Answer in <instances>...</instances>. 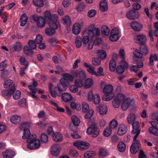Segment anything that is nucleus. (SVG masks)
<instances>
[{"label":"nucleus","instance_id":"obj_1","mask_svg":"<svg viewBox=\"0 0 158 158\" xmlns=\"http://www.w3.org/2000/svg\"><path fill=\"white\" fill-rule=\"evenodd\" d=\"M30 123L28 122H25L21 124L20 126V128L23 130V135L22 138L23 139H27V142L28 143L27 148L31 150L37 149L40 146V141L38 139H36V136L35 134L31 135L29 130L26 128L27 127H29Z\"/></svg>","mask_w":158,"mask_h":158},{"label":"nucleus","instance_id":"obj_2","mask_svg":"<svg viewBox=\"0 0 158 158\" xmlns=\"http://www.w3.org/2000/svg\"><path fill=\"white\" fill-rule=\"evenodd\" d=\"M46 22L48 24L49 27L45 30L46 35L49 36L53 35L55 33V30L57 29L59 25L58 21L57 15L54 14L51 15L49 11H46L44 13Z\"/></svg>","mask_w":158,"mask_h":158},{"label":"nucleus","instance_id":"obj_3","mask_svg":"<svg viewBox=\"0 0 158 158\" xmlns=\"http://www.w3.org/2000/svg\"><path fill=\"white\" fill-rule=\"evenodd\" d=\"M94 24L90 25L87 29L88 32L84 31V34L85 32L87 33L88 35L84 36L82 39V42L84 44H86L89 41V39L92 40L93 37H98L100 35V31L99 29L96 28Z\"/></svg>","mask_w":158,"mask_h":158},{"label":"nucleus","instance_id":"obj_4","mask_svg":"<svg viewBox=\"0 0 158 158\" xmlns=\"http://www.w3.org/2000/svg\"><path fill=\"white\" fill-rule=\"evenodd\" d=\"M88 125L89 127L87 129V134L91 135L92 137H97L99 134V129L97 127V125L95 123L94 119H90L88 121Z\"/></svg>","mask_w":158,"mask_h":158},{"label":"nucleus","instance_id":"obj_5","mask_svg":"<svg viewBox=\"0 0 158 158\" xmlns=\"http://www.w3.org/2000/svg\"><path fill=\"white\" fill-rule=\"evenodd\" d=\"M63 78L60 79V83L58 84L59 91L66 90L69 81H71L73 80L72 76L69 73H65L63 74Z\"/></svg>","mask_w":158,"mask_h":158},{"label":"nucleus","instance_id":"obj_6","mask_svg":"<svg viewBox=\"0 0 158 158\" xmlns=\"http://www.w3.org/2000/svg\"><path fill=\"white\" fill-rule=\"evenodd\" d=\"M113 86L110 85H106L103 89V92L105 94V98H103V100L104 101H109L114 96V94L113 92Z\"/></svg>","mask_w":158,"mask_h":158},{"label":"nucleus","instance_id":"obj_7","mask_svg":"<svg viewBox=\"0 0 158 158\" xmlns=\"http://www.w3.org/2000/svg\"><path fill=\"white\" fill-rule=\"evenodd\" d=\"M73 75L76 77L75 81L76 83H80V86H83V81L86 78V75L83 71H77L73 72Z\"/></svg>","mask_w":158,"mask_h":158},{"label":"nucleus","instance_id":"obj_8","mask_svg":"<svg viewBox=\"0 0 158 158\" xmlns=\"http://www.w3.org/2000/svg\"><path fill=\"white\" fill-rule=\"evenodd\" d=\"M53 85L52 83H50L49 84L48 89L49 91L51 96L53 98H56L57 97H60L61 94V92L64 91H59L58 89V85L57 86L55 87L53 90L52 89V87Z\"/></svg>","mask_w":158,"mask_h":158},{"label":"nucleus","instance_id":"obj_9","mask_svg":"<svg viewBox=\"0 0 158 158\" xmlns=\"http://www.w3.org/2000/svg\"><path fill=\"white\" fill-rule=\"evenodd\" d=\"M125 96L123 94H119L116 96L112 102L114 107L118 108L119 107L121 102L124 99Z\"/></svg>","mask_w":158,"mask_h":158},{"label":"nucleus","instance_id":"obj_10","mask_svg":"<svg viewBox=\"0 0 158 158\" xmlns=\"http://www.w3.org/2000/svg\"><path fill=\"white\" fill-rule=\"evenodd\" d=\"M73 145L81 151L88 148L89 146V143L83 141L74 142L73 143Z\"/></svg>","mask_w":158,"mask_h":158},{"label":"nucleus","instance_id":"obj_11","mask_svg":"<svg viewBox=\"0 0 158 158\" xmlns=\"http://www.w3.org/2000/svg\"><path fill=\"white\" fill-rule=\"evenodd\" d=\"M119 33V29L117 28H114L111 31L110 33V36L109 39L112 42L117 41L119 38L118 34Z\"/></svg>","mask_w":158,"mask_h":158},{"label":"nucleus","instance_id":"obj_12","mask_svg":"<svg viewBox=\"0 0 158 158\" xmlns=\"http://www.w3.org/2000/svg\"><path fill=\"white\" fill-rule=\"evenodd\" d=\"M146 41L145 35H144L139 34L135 36L134 41L139 44L140 45L144 44Z\"/></svg>","mask_w":158,"mask_h":158},{"label":"nucleus","instance_id":"obj_13","mask_svg":"<svg viewBox=\"0 0 158 158\" xmlns=\"http://www.w3.org/2000/svg\"><path fill=\"white\" fill-rule=\"evenodd\" d=\"M126 16L128 19L133 20L138 18L139 17V14L137 11L131 10L126 13Z\"/></svg>","mask_w":158,"mask_h":158},{"label":"nucleus","instance_id":"obj_14","mask_svg":"<svg viewBox=\"0 0 158 158\" xmlns=\"http://www.w3.org/2000/svg\"><path fill=\"white\" fill-rule=\"evenodd\" d=\"M15 86L13 85L9 90L3 91L2 93V95L6 98L9 97L15 92Z\"/></svg>","mask_w":158,"mask_h":158},{"label":"nucleus","instance_id":"obj_15","mask_svg":"<svg viewBox=\"0 0 158 158\" xmlns=\"http://www.w3.org/2000/svg\"><path fill=\"white\" fill-rule=\"evenodd\" d=\"M71 130L70 135L73 139H78L81 138V136L78 134L77 127L75 126L70 127Z\"/></svg>","mask_w":158,"mask_h":158},{"label":"nucleus","instance_id":"obj_16","mask_svg":"<svg viewBox=\"0 0 158 158\" xmlns=\"http://www.w3.org/2000/svg\"><path fill=\"white\" fill-rule=\"evenodd\" d=\"M136 63L137 66L133 65L130 68L131 71H133L134 73H136L138 71L139 68H141L143 67V62L141 60H137Z\"/></svg>","mask_w":158,"mask_h":158},{"label":"nucleus","instance_id":"obj_17","mask_svg":"<svg viewBox=\"0 0 158 158\" xmlns=\"http://www.w3.org/2000/svg\"><path fill=\"white\" fill-rule=\"evenodd\" d=\"M3 158H12L15 155V152L11 149H7L2 153Z\"/></svg>","mask_w":158,"mask_h":158},{"label":"nucleus","instance_id":"obj_18","mask_svg":"<svg viewBox=\"0 0 158 158\" xmlns=\"http://www.w3.org/2000/svg\"><path fill=\"white\" fill-rule=\"evenodd\" d=\"M60 151V148L57 143H56L51 147V153L52 155L55 156H57L59 154Z\"/></svg>","mask_w":158,"mask_h":158},{"label":"nucleus","instance_id":"obj_19","mask_svg":"<svg viewBox=\"0 0 158 158\" xmlns=\"http://www.w3.org/2000/svg\"><path fill=\"white\" fill-rule=\"evenodd\" d=\"M130 26L132 28L136 31H140L143 27L142 25L137 21L132 22Z\"/></svg>","mask_w":158,"mask_h":158},{"label":"nucleus","instance_id":"obj_20","mask_svg":"<svg viewBox=\"0 0 158 158\" xmlns=\"http://www.w3.org/2000/svg\"><path fill=\"white\" fill-rule=\"evenodd\" d=\"M132 101L130 98H127L124 100L121 106V108L123 110H126L129 107Z\"/></svg>","mask_w":158,"mask_h":158},{"label":"nucleus","instance_id":"obj_21","mask_svg":"<svg viewBox=\"0 0 158 158\" xmlns=\"http://www.w3.org/2000/svg\"><path fill=\"white\" fill-rule=\"evenodd\" d=\"M127 130V126L124 124H120L119 126L117 131L118 134L122 136L125 134Z\"/></svg>","mask_w":158,"mask_h":158},{"label":"nucleus","instance_id":"obj_22","mask_svg":"<svg viewBox=\"0 0 158 158\" xmlns=\"http://www.w3.org/2000/svg\"><path fill=\"white\" fill-rule=\"evenodd\" d=\"M62 100L65 102H69L72 100V96L69 93H64L60 95Z\"/></svg>","mask_w":158,"mask_h":158},{"label":"nucleus","instance_id":"obj_23","mask_svg":"<svg viewBox=\"0 0 158 158\" xmlns=\"http://www.w3.org/2000/svg\"><path fill=\"white\" fill-rule=\"evenodd\" d=\"M52 136L53 140L56 142H61L63 139L62 135L58 132H55Z\"/></svg>","mask_w":158,"mask_h":158},{"label":"nucleus","instance_id":"obj_24","mask_svg":"<svg viewBox=\"0 0 158 158\" xmlns=\"http://www.w3.org/2000/svg\"><path fill=\"white\" fill-rule=\"evenodd\" d=\"M133 129L131 131L132 134H135L137 132H140L139 123L138 121H135L132 124Z\"/></svg>","mask_w":158,"mask_h":158},{"label":"nucleus","instance_id":"obj_25","mask_svg":"<svg viewBox=\"0 0 158 158\" xmlns=\"http://www.w3.org/2000/svg\"><path fill=\"white\" fill-rule=\"evenodd\" d=\"M137 142H135V143H132L130 148V152L133 154H135L139 149V146L140 144H138Z\"/></svg>","mask_w":158,"mask_h":158},{"label":"nucleus","instance_id":"obj_26","mask_svg":"<svg viewBox=\"0 0 158 158\" xmlns=\"http://www.w3.org/2000/svg\"><path fill=\"white\" fill-rule=\"evenodd\" d=\"M72 31L74 35L78 34L81 31L80 24L77 23H75L73 25Z\"/></svg>","mask_w":158,"mask_h":158},{"label":"nucleus","instance_id":"obj_27","mask_svg":"<svg viewBox=\"0 0 158 158\" xmlns=\"http://www.w3.org/2000/svg\"><path fill=\"white\" fill-rule=\"evenodd\" d=\"M46 22L45 19L42 17H40V19L37 22V26L39 28H42L44 27L45 24V22Z\"/></svg>","mask_w":158,"mask_h":158},{"label":"nucleus","instance_id":"obj_28","mask_svg":"<svg viewBox=\"0 0 158 158\" xmlns=\"http://www.w3.org/2000/svg\"><path fill=\"white\" fill-rule=\"evenodd\" d=\"M80 83L77 82L76 83V81H75L74 84L73 85H70L69 87V89L70 91L72 93H76L78 91V88H81L82 86H80Z\"/></svg>","mask_w":158,"mask_h":158},{"label":"nucleus","instance_id":"obj_29","mask_svg":"<svg viewBox=\"0 0 158 158\" xmlns=\"http://www.w3.org/2000/svg\"><path fill=\"white\" fill-rule=\"evenodd\" d=\"M20 26H24L26 24L28 20V17L26 14H23L21 16L20 18Z\"/></svg>","mask_w":158,"mask_h":158},{"label":"nucleus","instance_id":"obj_30","mask_svg":"<svg viewBox=\"0 0 158 158\" xmlns=\"http://www.w3.org/2000/svg\"><path fill=\"white\" fill-rule=\"evenodd\" d=\"M21 120V117L17 115L12 116L10 118L11 122L14 124L19 123Z\"/></svg>","mask_w":158,"mask_h":158},{"label":"nucleus","instance_id":"obj_31","mask_svg":"<svg viewBox=\"0 0 158 158\" xmlns=\"http://www.w3.org/2000/svg\"><path fill=\"white\" fill-rule=\"evenodd\" d=\"M97 110H98L100 114L103 115L106 114L107 111L106 107L104 105H101L99 107L97 108Z\"/></svg>","mask_w":158,"mask_h":158},{"label":"nucleus","instance_id":"obj_32","mask_svg":"<svg viewBox=\"0 0 158 158\" xmlns=\"http://www.w3.org/2000/svg\"><path fill=\"white\" fill-rule=\"evenodd\" d=\"M62 23L64 25L68 26L71 24V20L69 16H66L63 18L62 20Z\"/></svg>","mask_w":158,"mask_h":158},{"label":"nucleus","instance_id":"obj_33","mask_svg":"<svg viewBox=\"0 0 158 158\" xmlns=\"http://www.w3.org/2000/svg\"><path fill=\"white\" fill-rule=\"evenodd\" d=\"M110 31V29L106 25H104L101 28V32L103 35L107 36L109 35Z\"/></svg>","mask_w":158,"mask_h":158},{"label":"nucleus","instance_id":"obj_34","mask_svg":"<svg viewBox=\"0 0 158 158\" xmlns=\"http://www.w3.org/2000/svg\"><path fill=\"white\" fill-rule=\"evenodd\" d=\"M93 83V81L92 79L89 78L86 79L85 81V88L87 89L91 87Z\"/></svg>","mask_w":158,"mask_h":158},{"label":"nucleus","instance_id":"obj_35","mask_svg":"<svg viewBox=\"0 0 158 158\" xmlns=\"http://www.w3.org/2000/svg\"><path fill=\"white\" fill-rule=\"evenodd\" d=\"M99 55L100 59H105L106 56V53L103 50H97L96 52Z\"/></svg>","mask_w":158,"mask_h":158},{"label":"nucleus","instance_id":"obj_36","mask_svg":"<svg viewBox=\"0 0 158 158\" xmlns=\"http://www.w3.org/2000/svg\"><path fill=\"white\" fill-rule=\"evenodd\" d=\"M118 151L121 152H123L125 150L126 145L123 141H120L117 146Z\"/></svg>","mask_w":158,"mask_h":158},{"label":"nucleus","instance_id":"obj_37","mask_svg":"<svg viewBox=\"0 0 158 158\" xmlns=\"http://www.w3.org/2000/svg\"><path fill=\"white\" fill-rule=\"evenodd\" d=\"M72 122L74 125L73 126L76 127L79 126L80 123L79 119L75 115H73L71 117Z\"/></svg>","mask_w":158,"mask_h":158},{"label":"nucleus","instance_id":"obj_38","mask_svg":"<svg viewBox=\"0 0 158 158\" xmlns=\"http://www.w3.org/2000/svg\"><path fill=\"white\" fill-rule=\"evenodd\" d=\"M109 68L110 70L111 71H114L116 69V62L115 60L112 59L110 61Z\"/></svg>","mask_w":158,"mask_h":158},{"label":"nucleus","instance_id":"obj_39","mask_svg":"<svg viewBox=\"0 0 158 158\" xmlns=\"http://www.w3.org/2000/svg\"><path fill=\"white\" fill-rule=\"evenodd\" d=\"M133 54L134 56L137 58H141L143 56V54L136 48L133 49Z\"/></svg>","mask_w":158,"mask_h":158},{"label":"nucleus","instance_id":"obj_40","mask_svg":"<svg viewBox=\"0 0 158 158\" xmlns=\"http://www.w3.org/2000/svg\"><path fill=\"white\" fill-rule=\"evenodd\" d=\"M49 102L51 105H53L57 108L56 110L57 111L60 112H64L65 110L64 108H60L58 106V104L54 102L53 101L50 100L49 101Z\"/></svg>","mask_w":158,"mask_h":158},{"label":"nucleus","instance_id":"obj_41","mask_svg":"<svg viewBox=\"0 0 158 158\" xmlns=\"http://www.w3.org/2000/svg\"><path fill=\"white\" fill-rule=\"evenodd\" d=\"M32 49L27 46H25L23 48L25 53L28 56L32 55L33 53Z\"/></svg>","mask_w":158,"mask_h":158},{"label":"nucleus","instance_id":"obj_42","mask_svg":"<svg viewBox=\"0 0 158 158\" xmlns=\"http://www.w3.org/2000/svg\"><path fill=\"white\" fill-rule=\"evenodd\" d=\"M33 4L38 7H42L44 5L43 0H33Z\"/></svg>","mask_w":158,"mask_h":158},{"label":"nucleus","instance_id":"obj_43","mask_svg":"<svg viewBox=\"0 0 158 158\" xmlns=\"http://www.w3.org/2000/svg\"><path fill=\"white\" fill-rule=\"evenodd\" d=\"M107 151L105 149L101 148L99 150V155L102 157L108 155Z\"/></svg>","mask_w":158,"mask_h":158},{"label":"nucleus","instance_id":"obj_44","mask_svg":"<svg viewBox=\"0 0 158 158\" xmlns=\"http://www.w3.org/2000/svg\"><path fill=\"white\" fill-rule=\"evenodd\" d=\"M140 52L143 54V55H147L148 52V50L147 46L144 44L141 45L140 47Z\"/></svg>","mask_w":158,"mask_h":158},{"label":"nucleus","instance_id":"obj_45","mask_svg":"<svg viewBox=\"0 0 158 158\" xmlns=\"http://www.w3.org/2000/svg\"><path fill=\"white\" fill-rule=\"evenodd\" d=\"M135 119V117L134 114L131 113L127 117V122L128 123H130L134 121Z\"/></svg>","mask_w":158,"mask_h":158},{"label":"nucleus","instance_id":"obj_46","mask_svg":"<svg viewBox=\"0 0 158 158\" xmlns=\"http://www.w3.org/2000/svg\"><path fill=\"white\" fill-rule=\"evenodd\" d=\"M118 123L117 121L115 119H113L110 123V128L111 129H113L117 126Z\"/></svg>","mask_w":158,"mask_h":158},{"label":"nucleus","instance_id":"obj_47","mask_svg":"<svg viewBox=\"0 0 158 158\" xmlns=\"http://www.w3.org/2000/svg\"><path fill=\"white\" fill-rule=\"evenodd\" d=\"M103 71V69L102 68L99 67L98 69L97 72H96L95 76L97 77L104 76Z\"/></svg>","mask_w":158,"mask_h":158},{"label":"nucleus","instance_id":"obj_48","mask_svg":"<svg viewBox=\"0 0 158 158\" xmlns=\"http://www.w3.org/2000/svg\"><path fill=\"white\" fill-rule=\"evenodd\" d=\"M36 43L32 40H30L28 42L29 47L31 49H35L36 48Z\"/></svg>","mask_w":158,"mask_h":158},{"label":"nucleus","instance_id":"obj_49","mask_svg":"<svg viewBox=\"0 0 158 158\" xmlns=\"http://www.w3.org/2000/svg\"><path fill=\"white\" fill-rule=\"evenodd\" d=\"M148 131L150 133L156 136L158 135V129L149 127L148 128Z\"/></svg>","mask_w":158,"mask_h":158},{"label":"nucleus","instance_id":"obj_50","mask_svg":"<svg viewBox=\"0 0 158 158\" xmlns=\"http://www.w3.org/2000/svg\"><path fill=\"white\" fill-rule=\"evenodd\" d=\"M81 38L79 37H77L75 40V44L77 48H80L82 44Z\"/></svg>","mask_w":158,"mask_h":158},{"label":"nucleus","instance_id":"obj_51","mask_svg":"<svg viewBox=\"0 0 158 158\" xmlns=\"http://www.w3.org/2000/svg\"><path fill=\"white\" fill-rule=\"evenodd\" d=\"M154 60L155 61L158 60V57L157 56V55L154 54V55H151L150 57V62L151 65H153V60Z\"/></svg>","mask_w":158,"mask_h":158},{"label":"nucleus","instance_id":"obj_52","mask_svg":"<svg viewBox=\"0 0 158 158\" xmlns=\"http://www.w3.org/2000/svg\"><path fill=\"white\" fill-rule=\"evenodd\" d=\"M125 71V69L123 66L120 65H118L116 68V72L118 74L123 73Z\"/></svg>","mask_w":158,"mask_h":158},{"label":"nucleus","instance_id":"obj_53","mask_svg":"<svg viewBox=\"0 0 158 158\" xmlns=\"http://www.w3.org/2000/svg\"><path fill=\"white\" fill-rule=\"evenodd\" d=\"M101 61L99 58H94L92 60V64L94 65L97 66L101 64Z\"/></svg>","mask_w":158,"mask_h":158},{"label":"nucleus","instance_id":"obj_54","mask_svg":"<svg viewBox=\"0 0 158 158\" xmlns=\"http://www.w3.org/2000/svg\"><path fill=\"white\" fill-rule=\"evenodd\" d=\"M13 83V81L10 79H8L6 80L3 84L4 88H7L10 86Z\"/></svg>","mask_w":158,"mask_h":158},{"label":"nucleus","instance_id":"obj_55","mask_svg":"<svg viewBox=\"0 0 158 158\" xmlns=\"http://www.w3.org/2000/svg\"><path fill=\"white\" fill-rule=\"evenodd\" d=\"M95 152L93 151H88L87 152L84 154V156L85 158H92V157L95 154Z\"/></svg>","mask_w":158,"mask_h":158},{"label":"nucleus","instance_id":"obj_56","mask_svg":"<svg viewBox=\"0 0 158 158\" xmlns=\"http://www.w3.org/2000/svg\"><path fill=\"white\" fill-rule=\"evenodd\" d=\"M48 140V136L45 134H42L40 136V140L42 143H46Z\"/></svg>","mask_w":158,"mask_h":158},{"label":"nucleus","instance_id":"obj_57","mask_svg":"<svg viewBox=\"0 0 158 158\" xmlns=\"http://www.w3.org/2000/svg\"><path fill=\"white\" fill-rule=\"evenodd\" d=\"M89 109L88 104L85 102H83L82 104V111L83 112H86Z\"/></svg>","mask_w":158,"mask_h":158},{"label":"nucleus","instance_id":"obj_58","mask_svg":"<svg viewBox=\"0 0 158 158\" xmlns=\"http://www.w3.org/2000/svg\"><path fill=\"white\" fill-rule=\"evenodd\" d=\"M38 117L39 118H41L43 117L44 119H45L48 117L47 115L45 114V112L44 111H40L38 114Z\"/></svg>","mask_w":158,"mask_h":158},{"label":"nucleus","instance_id":"obj_59","mask_svg":"<svg viewBox=\"0 0 158 158\" xmlns=\"http://www.w3.org/2000/svg\"><path fill=\"white\" fill-rule=\"evenodd\" d=\"M111 132L112 130L110 128H107L104 130L103 134L105 136L108 137L111 134Z\"/></svg>","mask_w":158,"mask_h":158},{"label":"nucleus","instance_id":"obj_60","mask_svg":"<svg viewBox=\"0 0 158 158\" xmlns=\"http://www.w3.org/2000/svg\"><path fill=\"white\" fill-rule=\"evenodd\" d=\"M94 113V110L90 109L89 110L88 112L85 115V118L87 119H89L93 115Z\"/></svg>","mask_w":158,"mask_h":158},{"label":"nucleus","instance_id":"obj_61","mask_svg":"<svg viewBox=\"0 0 158 158\" xmlns=\"http://www.w3.org/2000/svg\"><path fill=\"white\" fill-rule=\"evenodd\" d=\"M12 94H13V98L15 100H17L19 99L20 97L21 92L19 90H17L15 93H14V92Z\"/></svg>","mask_w":158,"mask_h":158},{"label":"nucleus","instance_id":"obj_62","mask_svg":"<svg viewBox=\"0 0 158 158\" xmlns=\"http://www.w3.org/2000/svg\"><path fill=\"white\" fill-rule=\"evenodd\" d=\"M42 37L40 35H37L35 40V43L37 44L41 43L42 40Z\"/></svg>","mask_w":158,"mask_h":158},{"label":"nucleus","instance_id":"obj_63","mask_svg":"<svg viewBox=\"0 0 158 158\" xmlns=\"http://www.w3.org/2000/svg\"><path fill=\"white\" fill-rule=\"evenodd\" d=\"M133 10H140L141 7V5L138 2L134 3L132 5Z\"/></svg>","mask_w":158,"mask_h":158},{"label":"nucleus","instance_id":"obj_64","mask_svg":"<svg viewBox=\"0 0 158 158\" xmlns=\"http://www.w3.org/2000/svg\"><path fill=\"white\" fill-rule=\"evenodd\" d=\"M96 14V11L94 9H91L89 11L88 13V16L92 18L94 17Z\"/></svg>","mask_w":158,"mask_h":158}]
</instances>
